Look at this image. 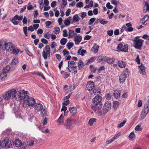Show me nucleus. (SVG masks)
<instances>
[{"instance_id": "412c9836", "label": "nucleus", "mask_w": 149, "mask_h": 149, "mask_svg": "<svg viewBox=\"0 0 149 149\" xmlns=\"http://www.w3.org/2000/svg\"><path fill=\"white\" fill-rule=\"evenodd\" d=\"M113 95L115 98H118L120 95V91L119 90H115L113 93Z\"/></svg>"}, {"instance_id": "f8f14e48", "label": "nucleus", "mask_w": 149, "mask_h": 149, "mask_svg": "<svg viewBox=\"0 0 149 149\" xmlns=\"http://www.w3.org/2000/svg\"><path fill=\"white\" fill-rule=\"evenodd\" d=\"M8 91H9L10 93H9V95L12 98H15L16 99V96L17 95V94H16V93H17V92H16V89H13L11 90Z\"/></svg>"}, {"instance_id": "aec40b11", "label": "nucleus", "mask_w": 149, "mask_h": 149, "mask_svg": "<svg viewBox=\"0 0 149 149\" xmlns=\"http://www.w3.org/2000/svg\"><path fill=\"white\" fill-rule=\"evenodd\" d=\"M9 91H6L3 94V98L4 100H8L10 97V96L9 95Z\"/></svg>"}, {"instance_id": "6ab92c4d", "label": "nucleus", "mask_w": 149, "mask_h": 149, "mask_svg": "<svg viewBox=\"0 0 149 149\" xmlns=\"http://www.w3.org/2000/svg\"><path fill=\"white\" fill-rule=\"evenodd\" d=\"M64 116L62 114H61L60 117L58 118L57 120V123L58 125H60L61 124H63L64 122Z\"/></svg>"}, {"instance_id": "dca6fc26", "label": "nucleus", "mask_w": 149, "mask_h": 149, "mask_svg": "<svg viewBox=\"0 0 149 149\" xmlns=\"http://www.w3.org/2000/svg\"><path fill=\"white\" fill-rule=\"evenodd\" d=\"M139 67L140 73L143 75H145L146 74L145 68L143 65L141 64V65L139 66Z\"/></svg>"}, {"instance_id": "393cba45", "label": "nucleus", "mask_w": 149, "mask_h": 149, "mask_svg": "<svg viewBox=\"0 0 149 149\" xmlns=\"http://www.w3.org/2000/svg\"><path fill=\"white\" fill-rule=\"evenodd\" d=\"M118 65L120 68H124L125 66V63L123 61H118Z\"/></svg>"}, {"instance_id": "8fccbe9b", "label": "nucleus", "mask_w": 149, "mask_h": 149, "mask_svg": "<svg viewBox=\"0 0 149 149\" xmlns=\"http://www.w3.org/2000/svg\"><path fill=\"white\" fill-rule=\"evenodd\" d=\"M111 95L109 94H107L105 96L106 99L107 100H110L111 99Z\"/></svg>"}, {"instance_id": "e2e57ef3", "label": "nucleus", "mask_w": 149, "mask_h": 149, "mask_svg": "<svg viewBox=\"0 0 149 149\" xmlns=\"http://www.w3.org/2000/svg\"><path fill=\"white\" fill-rule=\"evenodd\" d=\"M23 23V24H26L27 22V18L24 17L22 21Z\"/></svg>"}, {"instance_id": "bf43d9fd", "label": "nucleus", "mask_w": 149, "mask_h": 149, "mask_svg": "<svg viewBox=\"0 0 149 149\" xmlns=\"http://www.w3.org/2000/svg\"><path fill=\"white\" fill-rule=\"evenodd\" d=\"M63 36L64 37H67L68 36V33H67V31L66 30H64L63 31Z\"/></svg>"}, {"instance_id": "f257e3e1", "label": "nucleus", "mask_w": 149, "mask_h": 149, "mask_svg": "<svg viewBox=\"0 0 149 149\" xmlns=\"http://www.w3.org/2000/svg\"><path fill=\"white\" fill-rule=\"evenodd\" d=\"M14 145V142L6 138L3 141H0V147L6 148H11Z\"/></svg>"}, {"instance_id": "864d4df0", "label": "nucleus", "mask_w": 149, "mask_h": 149, "mask_svg": "<svg viewBox=\"0 0 149 149\" xmlns=\"http://www.w3.org/2000/svg\"><path fill=\"white\" fill-rule=\"evenodd\" d=\"M41 42L45 44H47L48 43V41L45 38H42L41 39Z\"/></svg>"}, {"instance_id": "ddd939ff", "label": "nucleus", "mask_w": 149, "mask_h": 149, "mask_svg": "<svg viewBox=\"0 0 149 149\" xmlns=\"http://www.w3.org/2000/svg\"><path fill=\"white\" fill-rule=\"evenodd\" d=\"M34 107L36 110L38 111L42 110L43 109V106L40 103L36 104L34 105Z\"/></svg>"}, {"instance_id": "603ef678", "label": "nucleus", "mask_w": 149, "mask_h": 149, "mask_svg": "<svg viewBox=\"0 0 149 149\" xmlns=\"http://www.w3.org/2000/svg\"><path fill=\"white\" fill-rule=\"evenodd\" d=\"M120 132L118 133L116 135H115L113 137H112V139L114 141L115 139H117L119 137L120 135Z\"/></svg>"}, {"instance_id": "4be33fe9", "label": "nucleus", "mask_w": 149, "mask_h": 149, "mask_svg": "<svg viewBox=\"0 0 149 149\" xmlns=\"http://www.w3.org/2000/svg\"><path fill=\"white\" fill-rule=\"evenodd\" d=\"M106 56H99L97 61L99 62H104L106 61Z\"/></svg>"}, {"instance_id": "c756f323", "label": "nucleus", "mask_w": 149, "mask_h": 149, "mask_svg": "<svg viewBox=\"0 0 149 149\" xmlns=\"http://www.w3.org/2000/svg\"><path fill=\"white\" fill-rule=\"evenodd\" d=\"M73 20L75 22H77L79 20L80 18L77 14L74 15L73 17Z\"/></svg>"}, {"instance_id": "4468645a", "label": "nucleus", "mask_w": 149, "mask_h": 149, "mask_svg": "<svg viewBox=\"0 0 149 149\" xmlns=\"http://www.w3.org/2000/svg\"><path fill=\"white\" fill-rule=\"evenodd\" d=\"M127 78V76L126 74H122L119 76V81L120 83H124Z\"/></svg>"}, {"instance_id": "9b49d317", "label": "nucleus", "mask_w": 149, "mask_h": 149, "mask_svg": "<svg viewBox=\"0 0 149 149\" xmlns=\"http://www.w3.org/2000/svg\"><path fill=\"white\" fill-rule=\"evenodd\" d=\"M5 49L6 51H10L13 49V45L11 42H8L5 44Z\"/></svg>"}, {"instance_id": "49530a36", "label": "nucleus", "mask_w": 149, "mask_h": 149, "mask_svg": "<svg viewBox=\"0 0 149 149\" xmlns=\"http://www.w3.org/2000/svg\"><path fill=\"white\" fill-rule=\"evenodd\" d=\"M54 29L55 31L54 33L56 34H57L59 33L60 32V29L59 27H55L54 28Z\"/></svg>"}, {"instance_id": "13d9d810", "label": "nucleus", "mask_w": 149, "mask_h": 149, "mask_svg": "<svg viewBox=\"0 0 149 149\" xmlns=\"http://www.w3.org/2000/svg\"><path fill=\"white\" fill-rule=\"evenodd\" d=\"M113 31L112 30H110L107 31V34L109 36H111L113 34Z\"/></svg>"}, {"instance_id": "9d476101", "label": "nucleus", "mask_w": 149, "mask_h": 149, "mask_svg": "<svg viewBox=\"0 0 149 149\" xmlns=\"http://www.w3.org/2000/svg\"><path fill=\"white\" fill-rule=\"evenodd\" d=\"M109 110H110L109 109H108H108L103 107L102 111H101L100 109V108H98V111H97V113L99 115L102 116L105 114Z\"/></svg>"}, {"instance_id": "6e6552de", "label": "nucleus", "mask_w": 149, "mask_h": 149, "mask_svg": "<svg viewBox=\"0 0 149 149\" xmlns=\"http://www.w3.org/2000/svg\"><path fill=\"white\" fill-rule=\"evenodd\" d=\"M14 144L16 147L18 148L20 147L21 149H25L26 148V147L23 144L21 141L19 139H16L15 142V143H14Z\"/></svg>"}, {"instance_id": "37998d69", "label": "nucleus", "mask_w": 149, "mask_h": 149, "mask_svg": "<svg viewBox=\"0 0 149 149\" xmlns=\"http://www.w3.org/2000/svg\"><path fill=\"white\" fill-rule=\"evenodd\" d=\"M25 51L27 54L29 56H33V55L32 53H31L28 49H25Z\"/></svg>"}, {"instance_id": "79ce46f5", "label": "nucleus", "mask_w": 149, "mask_h": 149, "mask_svg": "<svg viewBox=\"0 0 149 149\" xmlns=\"http://www.w3.org/2000/svg\"><path fill=\"white\" fill-rule=\"evenodd\" d=\"M100 22L101 24L104 25L107 24L108 23V21H107L104 20V19H102L100 20Z\"/></svg>"}, {"instance_id": "c9c22d12", "label": "nucleus", "mask_w": 149, "mask_h": 149, "mask_svg": "<svg viewBox=\"0 0 149 149\" xmlns=\"http://www.w3.org/2000/svg\"><path fill=\"white\" fill-rule=\"evenodd\" d=\"M83 64V61L81 60H80L79 63L78 64V65L79 70H80L84 66V65Z\"/></svg>"}, {"instance_id": "680f3d73", "label": "nucleus", "mask_w": 149, "mask_h": 149, "mask_svg": "<svg viewBox=\"0 0 149 149\" xmlns=\"http://www.w3.org/2000/svg\"><path fill=\"white\" fill-rule=\"evenodd\" d=\"M104 69L105 68L104 66H101L100 67V68L98 69V72L100 73L101 71L103 70H104Z\"/></svg>"}, {"instance_id": "c03bdc74", "label": "nucleus", "mask_w": 149, "mask_h": 149, "mask_svg": "<svg viewBox=\"0 0 149 149\" xmlns=\"http://www.w3.org/2000/svg\"><path fill=\"white\" fill-rule=\"evenodd\" d=\"M106 7L108 9H112L113 8L112 6L110 5V3L108 2L106 4Z\"/></svg>"}, {"instance_id": "a18cd8bd", "label": "nucleus", "mask_w": 149, "mask_h": 149, "mask_svg": "<svg viewBox=\"0 0 149 149\" xmlns=\"http://www.w3.org/2000/svg\"><path fill=\"white\" fill-rule=\"evenodd\" d=\"M50 46L52 49H54L56 46V44L54 41H53L52 42Z\"/></svg>"}, {"instance_id": "a211bd4d", "label": "nucleus", "mask_w": 149, "mask_h": 149, "mask_svg": "<svg viewBox=\"0 0 149 149\" xmlns=\"http://www.w3.org/2000/svg\"><path fill=\"white\" fill-rule=\"evenodd\" d=\"M69 111L71 114L74 116L76 113L77 109L76 107H74L69 108Z\"/></svg>"}, {"instance_id": "5701e85b", "label": "nucleus", "mask_w": 149, "mask_h": 149, "mask_svg": "<svg viewBox=\"0 0 149 149\" xmlns=\"http://www.w3.org/2000/svg\"><path fill=\"white\" fill-rule=\"evenodd\" d=\"M122 50L121 51L125 52H128V46L127 44L124 45L123 47Z\"/></svg>"}, {"instance_id": "e433bc0d", "label": "nucleus", "mask_w": 149, "mask_h": 149, "mask_svg": "<svg viewBox=\"0 0 149 149\" xmlns=\"http://www.w3.org/2000/svg\"><path fill=\"white\" fill-rule=\"evenodd\" d=\"M123 47V44L121 43L119 44L117 47V49H118V52L121 51V50H122V49Z\"/></svg>"}, {"instance_id": "a19ab883", "label": "nucleus", "mask_w": 149, "mask_h": 149, "mask_svg": "<svg viewBox=\"0 0 149 149\" xmlns=\"http://www.w3.org/2000/svg\"><path fill=\"white\" fill-rule=\"evenodd\" d=\"M83 6V3L81 1L79 2L76 5V7L81 8Z\"/></svg>"}, {"instance_id": "bb28decb", "label": "nucleus", "mask_w": 149, "mask_h": 149, "mask_svg": "<svg viewBox=\"0 0 149 149\" xmlns=\"http://www.w3.org/2000/svg\"><path fill=\"white\" fill-rule=\"evenodd\" d=\"M67 41L68 40L67 38H63L61 40L60 42L62 45H64L65 44Z\"/></svg>"}, {"instance_id": "09e8293b", "label": "nucleus", "mask_w": 149, "mask_h": 149, "mask_svg": "<svg viewBox=\"0 0 149 149\" xmlns=\"http://www.w3.org/2000/svg\"><path fill=\"white\" fill-rule=\"evenodd\" d=\"M141 125H137L135 128V129L136 130H142V128L141 127Z\"/></svg>"}, {"instance_id": "f3484780", "label": "nucleus", "mask_w": 149, "mask_h": 149, "mask_svg": "<svg viewBox=\"0 0 149 149\" xmlns=\"http://www.w3.org/2000/svg\"><path fill=\"white\" fill-rule=\"evenodd\" d=\"M82 39V37L81 36L78 35L74 39V41L75 44L78 45Z\"/></svg>"}, {"instance_id": "ea45409f", "label": "nucleus", "mask_w": 149, "mask_h": 149, "mask_svg": "<svg viewBox=\"0 0 149 149\" xmlns=\"http://www.w3.org/2000/svg\"><path fill=\"white\" fill-rule=\"evenodd\" d=\"M95 59L96 58L95 57H93L88 59V62L89 63H91L92 62L94 61L95 60Z\"/></svg>"}, {"instance_id": "58836bf2", "label": "nucleus", "mask_w": 149, "mask_h": 149, "mask_svg": "<svg viewBox=\"0 0 149 149\" xmlns=\"http://www.w3.org/2000/svg\"><path fill=\"white\" fill-rule=\"evenodd\" d=\"M23 32L25 35L26 36H28L27 27V26L24 27L23 28Z\"/></svg>"}, {"instance_id": "774afa93", "label": "nucleus", "mask_w": 149, "mask_h": 149, "mask_svg": "<svg viewBox=\"0 0 149 149\" xmlns=\"http://www.w3.org/2000/svg\"><path fill=\"white\" fill-rule=\"evenodd\" d=\"M45 24L47 26H49L51 24L52 22L50 21H48L45 22Z\"/></svg>"}, {"instance_id": "2eb2a0df", "label": "nucleus", "mask_w": 149, "mask_h": 149, "mask_svg": "<svg viewBox=\"0 0 149 149\" xmlns=\"http://www.w3.org/2000/svg\"><path fill=\"white\" fill-rule=\"evenodd\" d=\"M10 68V66L9 65H7L3 68V76L4 75L5 76H6V74L9 71Z\"/></svg>"}, {"instance_id": "cd10ccee", "label": "nucleus", "mask_w": 149, "mask_h": 149, "mask_svg": "<svg viewBox=\"0 0 149 149\" xmlns=\"http://www.w3.org/2000/svg\"><path fill=\"white\" fill-rule=\"evenodd\" d=\"M104 107L110 110L111 108V104L109 102H106L104 104Z\"/></svg>"}, {"instance_id": "052dcab7", "label": "nucleus", "mask_w": 149, "mask_h": 149, "mask_svg": "<svg viewBox=\"0 0 149 149\" xmlns=\"http://www.w3.org/2000/svg\"><path fill=\"white\" fill-rule=\"evenodd\" d=\"M19 52V49H17L16 50L15 49H13V51H12V53L13 54H17Z\"/></svg>"}, {"instance_id": "6e6d98bb", "label": "nucleus", "mask_w": 149, "mask_h": 149, "mask_svg": "<svg viewBox=\"0 0 149 149\" xmlns=\"http://www.w3.org/2000/svg\"><path fill=\"white\" fill-rule=\"evenodd\" d=\"M41 114L43 116H45L46 114V111L45 110V109H44L43 110H41Z\"/></svg>"}, {"instance_id": "0eeeda50", "label": "nucleus", "mask_w": 149, "mask_h": 149, "mask_svg": "<svg viewBox=\"0 0 149 149\" xmlns=\"http://www.w3.org/2000/svg\"><path fill=\"white\" fill-rule=\"evenodd\" d=\"M101 97L100 96H96L93 99V104L97 105L99 104L101 107L102 104L101 102L102 100Z\"/></svg>"}, {"instance_id": "c85d7f7f", "label": "nucleus", "mask_w": 149, "mask_h": 149, "mask_svg": "<svg viewBox=\"0 0 149 149\" xmlns=\"http://www.w3.org/2000/svg\"><path fill=\"white\" fill-rule=\"evenodd\" d=\"M147 115V113H145V112H143V111H142L141 114L140 115V120H142L143 119H144L146 116Z\"/></svg>"}, {"instance_id": "7c9ffc66", "label": "nucleus", "mask_w": 149, "mask_h": 149, "mask_svg": "<svg viewBox=\"0 0 149 149\" xmlns=\"http://www.w3.org/2000/svg\"><path fill=\"white\" fill-rule=\"evenodd\" d=\"M74 43L72 42H69L66 45V46L68 49L70 50L71 48L73 46Z\"/></svg>"}, {"instance_id": "69168bd1", "label": "nucleus", "mask_w": 149, "mask_h": 149, "mask_svg": "<svg viewBox=\"0 0 149 149\" xmlns=\"http://www.w3.org/2000/svg\"><path fill=\"white\" fill-rule=\"evenodd\" d=\"M75 62L74 61H68V63L69 65H69H70V64H71L73 66L75 64Z\"/></svg>"}, {"instance_id": "338daca9", "label": "nucleus", "mask_w": 149, "mask_h": 149, "mask_svg": "<svg viewBox=\"0 0 149 149\" xmlns=\"http://www.w3.org/2000/svg\"><path fill=\"white\" fill-rule=\"evenodd\" d=\"M142 106V101L141 100L139 101L138 103V107H141Z\"/></svg>"}, {"instance_id": "39448f33", "label": "nucleus", "mask_w": 149, "mask_h": 149, "mask_svg": "<svg viewBox=\"0 0 149 149\" xmlns=\"http://www.w3.org/2000/svg\"><path fill=\"white\" fill-rule=\"evenodd\" d=\"M23 91L24 92H23L22 93L21 92H18V94L17 96L18 97L19 99L20 100H24L29 98V96L25 94V93L27 94L28 92V91L24 92V91Z\"/></svg>"}, {"instance_id": "0e129e2a", "label": "nucleus", "mask_w": 149, "mask_h": 149, "mask_svg": "<svg viewBox=\"0 0 149 149\" xmlns=\"http://www.w3.org/2000/svg\"><path fill=\"white\" fill-rule=\"evenodd\" d=\"M56 1H54L52 2L51 4V6L52 7H54L56 5Z\"/></svg>"}, {"instance_id": "de8ad7c7", "label": "nucleus", "mask_w": 149, "mask_h": 149, "mask_svg": "<svg viewBox=\"0 0 149 149\" xmlns=\"http://www.w3.org/2000/svg\"><path fill=\"white\" fill-rule=\"evenodd\" d=\"M91 108L94 111H97V112L98 111V108H100L99 107L95 106H92Z\"/></svg>"}, {"instance_id": "473e14b6", "label": "nucleus", "mask_w": 149, "mask_h": 149, "mask_svg": "<svg viewBox=\"0 0 149 149\" xmlns=\"http://www.w3.org/2000/svg\"><path fill=\"white\" fill-rule=\"evenodd\" d=\"M126 123V121L124 120L122 122L119 124L118 125L117 127L118 128H120V127H123Z\"/></svg>"}, {"instance_id": "a878e982", "label": "nucleus", "mask_w": 149, "mask_h": 149, "mask_svg": "<svg viewBox=\"0 0 149 149\" xmlns=\"http://www.w3.org/2000/svg\"><path fill=\"white\" fill-rule=\"evenodd\" d=\"M106 61L107 62L110 64H113L115 61V60L113 59L110 58L109 57H106Z\"/></svg>"}, {"instance_id": "72a5a7b5", "label": "nucleus", "mask_w": 149, "mask_h": 149, "mask_svg": "<svg viewBox=\"0 0 149 149\" xmlns=\"http://www.w3.org/2000/svg\"><path fill=\"white\" fill-rule=\"evenodd\" d=\"M18 63V60L17 58H15L13 59L12 61V64L13 65H16Z\"/></svg>"}, {"instance_id": "3c124183", "label": "nucleus", "mask_w": 149, "mask_h": 149, "mask_svg": "<svg viewBox=\"0 0 149 149\" xmlns=\"http://www.w3.org/2000/svg\"><path fill=\"white\" fill-rule=\"evenodd\" d=\"M63 52V55L65 56L66 55H68L69 54V52L67 51V50L66 49H64Z\"/></svg>"}, {"instance_id": "5fc2aeb1", "label": "nucleus", "mask_w": 149, "mask_h": 149, "mask_svg": "<svg viewBox=\"0 0 149 149\" xmlns=\"http://www.w3.org/2000/svg\"><path fill=\"white\" fill-rule=\"evenodd\" d=\"M70 21L66 19L64 21V24L67 26H69L70 24Z\"/></svg>"}, {"instance_id": "f03ea898", "label": "nucleus", "mask_w": 149, "mask_h": 149, "mask_svg": "<svg viewBox=\"0 0 149 149\" xmlns=\"http://www.w3.org/2000/svg\"><path fill=\"white\" fill-rule=\"evenodd\" d=\"M76 122L77 121L75 120L67 118L64 124V126L67 129H71L73 127L74 125L76 124Z\"/></svg>"}, {"instance_id": "423d86ee", "label": "nucleus", "mask_w": 149, "mask_h": 149, "mask_svg": "<svg viewBox=\"0 0 149 149\" xmlns=\"http://www.w3.org/2000/svg\"><path fill=\"white\" fill-rule=\"evenodd\" d=\"M134 47L140 50L143 45V41L142 39L134 40Z\"/></svg>"}, {"instance_id": "7ed1b4c3", "label": "nucleus", "mask_w": 149, "mask_h": 149, "mask_svg": "<svg viewBox=\"0 0 149 149\" xmlns=\"http://www.w3.org/2000/svg\"><path fill=\"white\" fill-rule=\"evenodd\" d=\"M50 54V49L49 46L46 45L44 49L42 55L45 59H46L47 57H49Z\"/></svg>"}, {"instance_id": "2f4dec72", "label": "nucleus", "mask_w": 149, "mask_h": 149, "mask_svg": "<svg viewBox=\"0 0 149 149\" xmlns=\"http://www.w3.org/2000/svg\"><path fill=\"white\" fill-rule=\"evenodd\" d=\"M95 44V45L93 47V48L94 49V52L95 53H96L98 52L99 48V46Z\"/></svg>"}, {"instance_id": "f704fd0d", "label": "nucleus", "mask_w": 149, "mask_h": 149, "mask_svg": "<svg viewBox=\"0 0 149 149\" xmlns=\"http://www.w3.org/2000/svg\"><path fill=\"white\" fill-rule=\"evenodd\" d=\"M135 134L134 132H132L130 134L129 136V138L130 140H132V139H133L134 138Z\"/></svg>"}, {"instance_id": "4c0bfd02", "label": "nucleus", "mask_w": 149, "mask_h": 149, "mask_svg": "<svg viewBox=\"0 0 149 149\" xmlns=\"http://www.w3.org/2000/svg\"><path fill=\"white\" fill-rule=\"evenodd\" d=\"M96 19L95 18H93L90 19L88 23L89 25H91L94 22L95 20Z\"/></svg>"}, {"instance_id": "4d7b16f0", "label": "nucleus", "mask_w": 149, "mask_h": 149, "mask_svg": "<svg viewBox=\"0 0 149 149\" xmlns=\"http://www.w3.org/2000/svg\"><path fill=\"white\" fill-rule=\"evenodd\" d=\"M71 12V10L70 9H68L65 12V15L67 16H68L70 15V13Z\"/></svg>"}, {"instance_id": "b1692460", "label": "nucleus", "mask_w": 149, "mask_h": 149, "mask_svg": "<svg viewBox=\"0 0 149 149\" xmlns=\"http://www.w3.org/2000/svg\"><path fill=\"white\" fill-rule=\"evenodd\" d=\"M96 119L95 118H91L88 122V124L90 126H92L94 123L96 122Z\"/></svg>"}, {"instance_id": "20e7f679", "label": "nucleus", "mask_w": 149, "mask_h": 149, "mask_svg": "<svg viewBox=\"0 0 149 149\" xmlns=\"http://www.w3.org/2000/svg\"><path fill=\"white\" fill-rule=\"evenodd\" d=\"M35 102V100L33 98L30 97L29 98H29L24 100L23 105L24 107L25 105L26 106L27 105H28L29 106L33 107L36 103Z\"/></svg>"}, {"instance_id": "1a4fd4ad", "label": "nucleus", "mask_w": 149, "mask_h": 149, "mask_svg": "<svg viewBox=\"0 0 149 149\" xmlns=\"http://www.w3.org/2000/svg\"><path fill=\"white\" fill-rule=\"evenodd\" d=\"M94 83L92 81H90L87 82L86 87L88 91H91L94 88Z\"/></svg>"}]
</instances>
